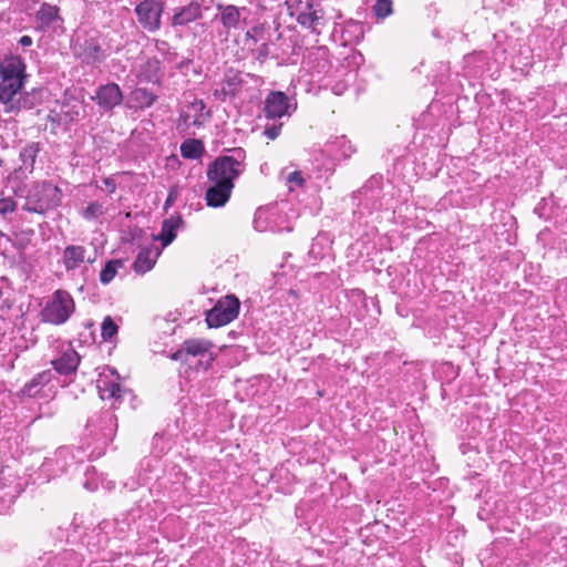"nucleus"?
Returning a JSON list of instances; mask_svg holds the SVG:
<instances>
[{
  "mask_svg": "<svg viewBox=\"0 0 567 567\" xmlns=\"http://www.w3.org/2000/svg\"><path fill=\"white\" fill-rule=\"evenodd\" d=\"M25 65L20 58L11 56L0 64V103L4 113L29 109L28 99L20 96Z\"/></svg>",
  "mask_w": 567,
  "mask_h": 567,
  "instance_id": "obj_1",
  "label": "nucleus"
},
{
  "mask_svg": "<svg viewBox=\"0 0 567 567\" xmlns=\"http://www.w3.org/2000/svg\"><path fill=\"white\" fill-rule=\"evenodd\" d=\"M14 195L24 199L22 209L28 213L44 215L61 204V189L49 181H38L14 189Z\"/></svg>",
  "mask_w": 567,
  "mask_h": 567,
  "instance_id": "obj_2",
  "label": "nucleus"
},
{
  "mask_svg": "<svg viewBox=\"0 0 567 567\" xmlns=\"http://www.w3.org/2000/svg\"><path fill=\"white\" fill-rule=\"evenodd\" d=\"M246 153L243 148H233L230 154L220 155L207 167V178L209 182L220 184H234L245 171Z\"/></svg>",
  "mask_w": 567,
  "mask_h": 567,
  "instance_id": "obj_3",
  "label": "nucleus"
},
{
  "mask_svg": "<svg viewBox=\"0 0 567 567\" xmlns=\"http://www.w3.org/2000/svg\"><path fill=\"white\" fill-rule=\"evenodd\" d=\"M73 50L86 64H97L106 59L105 50L102 48V35L95 29L85 31L83 35L78 34L73 41Z\"/></svg>",
  "mask_w": 567,
  "mask_h": 567,
  "instance_id": "obj_4",
  "label": "nucleus"
},
{
  "mask_svg": "<svg viewBox=\"0 0 567 567\" xmlns=\"http://www.w3.org/2000/svg\"><path fill=\"white\" fill-rule=\"evenodd\" d=\"M324 0H296L288 4L290 14L296 17L297 22L310 29L312 32H319V28L324 22V11L322 2Z\"/></svg>",
  "mask_w": 567,
  "mask_h": 567,
  "instance_id": "obj_5",
  "label": "nucleus"
},
{
  "mask_svg": "<svg viewBox=\"0 0 567 567\" xmlns=\"http://www.w3.org/2000/svg\"><path fill=\"white\" fill-rule=\"evenodd\" d=\"M74 309L75 305L72 296L68 291L59 289L42 310L43 321L62 324L69 320Z\"/></svg>",
  "mask_w": 567,
  "mask_h": 567,
  "instance_id": "obj_6",
  "label": "nucleus"
},
{
  "mask_svg": "<svg viewBox=\"0 0 567 567\" xmlns=\"http://www.w3.org/2000/svg\"><path fill=\"white\" fill-rule=\"evenodd\" d=\"M240 302L235 296H226L206 312L209 328H219L230 323L238 317Z\"/></svg>",
  "mask_w": 567,
  "mask_h": 567,
  "instance_id": "obj_7",
  "label": "nucleus"
},
{
  "mask_svg": "<svg viewBox=\"0 0 567 567\" xmlns=\"http://www.w3.org/2000/svg\"><path fill=\"white\" fill-rule=\"evenodd\" d=\"M165 9L163 0H143L134 9L140 25L150 33L157 32L162 27V14Z\"/></svg>",
  "mask_w": 567,
  "mask_h": 567,
  "instance_id": "obj_8",
  "label": "nucleus"
},
{
  "mask_svg": "<svg viewBox=\"0 0 567 567\" xmlns=\"http://www.w3.org/2000/svg\"><path fill=\"white\" fill-rule=\"evenodd\" d=\"M23 491L19 475L10 467L0 470V512H6Z\"/></svg>",
  "mask_w": 567,
  "mask_h": 567,
  "instance_id": "obj_9",
  "label": "nucleus"
},
{
  "mask_svg": "<svg viewBox=\"0 0 567 567\" xmlns=\"http://www.w3.org/2000/svg\"><path fill=\"white\" fill-rule=\"evenodd\" d=\"M87 430L103 445L109 444L117 430V417L111 410L102 411L96 417L89 420Z\"/></svg>",
  "mask_w": 567,
  "mask_h": 567,
  "instance_id": "obj_10",
  "label": "nucleus"
},
{
  "mask_svg": "<svg viewBox=\"0 0 567 567\" xmlns=\"http://www.w3.org/2000/svg\"><path fill=\"white\" fill-rule=\"evenodd\" d=\"M216 19L221 23L227 32L243 29L247 24V18L250 10L247 7H237L230 3H217Z\"/></svg>",
  "mask_w": 567,
  "mask_h": 567,
  "instance_id": "obj_11",
  "label": "nucleus"
},
{
  "mask_svg": "<svg viewBox=\"0 0 567 567\" xmlns=\"http://www.w3.org/2000/svg\"><path fill=\"white\" fill-rule=\"evenodd\" d=\"M53 377L54 375L51 370L37 373L20 390L21 395L30 399H48L53 389V385L51 384Z\"/></svg>",
  "mask_w": 567,
  "mask_h": 567,
  "instance_id": "obj_12",
  "label": "nucleus"
},
{
  "mask_svg": "<svg viewBox=\"0 0 567 567\" xmlns=\"http://www.w3.org/2000/svg\"><path fill=\"white\" fill-rule=\"evenodd\" d=\"M295 110L296 105H291L289 97L280 91L270 92L264 103V112L268 120L290 116Z\"/></svg>",
  "mask_w": 567,
  "mask_h": 567,
  "instance_id": "obj_13",
  "label": "nucleus"
},
{
  "mask_svg": "<svg viewBox=\"0 0 567 567\" xmlns=\"http://www.w3.org/2000/svg\"><path fill=\"white\" fill-rule=\"evenodd\" d=\"M204 0H192L185 6L173 9L169 24L174 29L183 28L203 18Z\"/></svg>",
  "mask_w": 567,
  "mask_h": 567,
  "instance_id": "obj_14",
  "label": "nucleus"
},
{
  "mask_svg": "<svg viewBox=\"0 0 567 567\" xmlns=\"http://www.w3.org/2000/svg\"><path fill=\"white\" fill-rule=\"evenodd\" d=\"M248 79L257 81V79L250 73H243L236 70H228L225 73L223 86L220 91H215V96L223 101H225L227 96H237L240 93L243 86L248 83Z\"/></svg>",
  "mask_w": 567,
  "mask_h": 567,
  "instance_id": "obj_15",
  "label": "nucleus"
},
{
  "mask_svg": "<svg viewBox=\"0 0 567 567\" xmlns=\"http://www.w3.org/2000/svg\"><path fill=\"white\" fill-rule=\"evenodd\" d=\"M96 260V254H87L84 246L69 245L63 249L62 264L66 272H74L84 264H93Z\"/></svg>",
  "mask_w": 567,
  "mask_h": 567,
  "instance_id": "obj_16",
  "label": "nucleus"
},
{
  "mask_svg": "<svg viewBox=\"0 0 567 567\" xmlns=\"http://www.w3.org/2000/svg\"><path fill=\"white\" fill-rule=\"evenodd\" d=\"M72 460V450L65 446L60 447L54 452L53 456L47 457L43 461L41 471L49 476L60 475L68 470Z\"/></svg>",
  "mask_w": 567,
  "mask_h": 567,
  "instance_id": "obj_17",
  "label": "nucleus"
},
{
  "mask_svg": "<svg viewBox=\"0 0 567 567\" xmlns=\"http://www.w3.org/2000/svg\"><path fill=\"white\" fill-rule=\"evenodd\" d=\"M94 100L105 112L112 111L123 102V92L116 83H106L99 86Z\"/></svg>",
  "mask_w": 567,
  "mask_h": 567,
  "instance_id": "obj_18",
  "label": "nucleus"
},
{
  "mask_svg": "<svg viewBox=\"0 0 567 567\" xmlns=\"http://www.w3.org/2000/svg\"><path fill=\"white\" fill-rule=\"evenodd\" d=\"M209 183L210 186L206 189L205 194L207 206L213 208L224 207L231 196L234 184Z\"/></svg>",
  "mask_w": 567,
  "mask_h": 567,
  "instance_id": "obj_19",
  "label": "nucleus"
},
{
  "mask_svg": "<svg viewBox=\"0 0 567 567\" xmlns=\"http://www.w3.org/2000/svg\"><path fill=\"white\" fill-rule=\"evenodd\" d=\"M59 8L50 3H42L35 13V21L38 23L37 29L40 31H47L50 28H54L56 24H61L63 19L59 13Z\"/></svg>",
  "mask_w": 567,
  "mask_h": 567,
  "instance_id": "obj_20",
  "label": "nucleus"
},
{
  "mask_svg": "<svg viewBox=\"0 0 567 567\" xmlns=\"http://www.w3.org/2000/svg\"><path fill=\"white\" fill-rule=\"evenodd\" d=\"M213 343L204 339H189L184 341L183 348L172 354L173 360H186L187 355L197 357L210 350Z\"/></svg>",
  "mask_w": 567,
  "mask_h": 567,
  "instance_id": "obj_21",
  "label": "nucleus"
},
{
  "mask_svg": "<svg viewBox=\"0 0 567 567\" xmlns=\"http://www.w3.org/2000/svg\"><path fill=\"white\" fill-rule=\"evenodd\" d=\"M51 363L58 373L70 375L78 369L80 355L74 349L68 348L58 359L52 360Z\"/></svg>",
  "mask_w": 567,
  "mask_h": 567,
  "instance_id": "obj_22",
  "label": "nucleus"
},
{
  "mask_svg": "<svg viewBox=\"0 0 567 567\" xmlns=\"http://www.w3.org/2000/svg\"><path fill=\"white\" fill-rule=\"evenodd\" d=\"M158 255L159 251L155 247L142 248L133 264L134 271L141 275L150 271L154 267Z\"/></svg>",
  "mask_w": 567,
  "mask_h": 567,
  "instance_id": "obj_23",
  "label": "nucleus"
},
{
  "mask_svg": "<svg viewBox=\"0 0 567 567\" xmlns=\"http://www.w3.org/2000/svg\"><path fill=\"white\" fill-rule=\"evenodd\" d=\"M364 34V27L355 20L346 21L340 27V38L343 45H351L359 42Z\"/></svg>",
  "mask_w": 567,
  "mask_h": 567,
  "instance_id": "obj_24",
  "label": "nucleus"
},
{
  "mask_svg": "<svg viewBox=\"0 0 567 567\" xmlns=\"http://www.w3.org/2000/svg\"><path fill=\"white\" fill-rule=\"evenodd\" d=\"M275 213L267 208H258L254 216V228L257 231H278V227L275 225Z\"/></svg>",
  "mask_w": 567,
  "mask_h": 567,
  "instance_id": "obj_25",
  "label": "nucleus"
},
{
  "mask_svg": "<svg viewBox=\"0 0 567 567\" xmlns=\"http://www.w3.org/2000/svg\"><path fill=\"white\" fill-rule=\"evenodd\" d=\"M183 219L179 215L165 219L158 236L163 246L169 245L176 237L177 230L182 227Z\"/></svg>",
  "mask_w": 567,
  "mask_h": 567,
  "instance_id": "obj_26",
  "label": "nucleus"
},
{
  "mask_svg": "<svg viewBox=\"0 0 567 567\" xmlns=\"http://www.w3.org/2000/svg\"><path fill=\"white\" fill-rule=\"evenodd\" d=\"M81 556L72 549H65L53 557V567H81Z\"/></svg>",
  "mask_w": 567,
  "mask_h": 567,
  "instance_id": "obj_27",
  "label": "nucleus"
},
{
  "mask_svg": "<svg viewBox=\"0 0 567 567\" xmlns=\"http://www.w3.org/2000/svg\"><path fill=\"white\" fill-rule=\"evenodd\" d=\"M205 152L202 141L188 138L181 145V155L186 159H198Z\"/></svg>",
  "mask_w": 567,
  "mask_h": 567,
  "instance_id": "obj_28",
  "label": "nucleus"
},
{
  "mask_svg": "<svg viewBox=\"0 0 567 567\" xmlns=\"http://www.w3.org/2000/svg\"><path fill=\"white\" fill-rule=\"evenodd\" d=\"M97 388H99L100 396L102 400H106V399L120 400L124 393V390L122 389L120 383H117L115 381H110L106 379L100 380Z\"/></svg>",
  "mask_w": 567,
  "mask_h": 567,
  "instance_id": "obj_29",
  "label": "nucleus"
},
{
  "mask_svg": "<svg viewBox=\"0 0 567 567\" xmlns=\"http://www.w3.org/2000/svg\"><path fill=\"white\" fill-rule=\"evenodd\" d=\"M40 144L37 142H31L27 144L20 152V159L24 166V168L32 173L35 164V159L40 152Z\"/></svg>",
  "mask_w": 567,
  "mask_h": 567,
  "instance_id": "obj_30",
  "label": "nucleus"
},
{
  "mask_svg": "<svg viewBox=\"0 0 567 567\" xmlns=\"http://www.w3.org/2000/svg\"><path fill=\"white\" fill-rule=\"evenodd\" d=\"M132 97L141 109L151 107L157 101V95L145 87L135 89L132 93Z\"/></svg>",
  "mask_w": 567,
  "mask_h": 567,
  "instance_id": "obj_31",
  "label": "nucleus"
},
{
  "mask_svg": "<svg viewBox=\"0 0 567 567\" xmlns=\"http://www.w3.org/2000/svg\"><path fill=\"white\" fill-rule=\"evenodd\" d=\"M124 261L122 259H111L106 261L100 272V281L103 285H109L116 276L120 268H123Z\"/></svg>",
  "mask_w": 567,
  "mask_h": 567,
  "instance_id": "obj_32",
  "label": "nucleus"
},
{
  "mask_svg": "<svg viewBox=\"0 0 567 567\" xmlns=\"http://www.w3.org/2000/svg\"><path fill=\"white\" fill-rule=\"evenodd\" d=\"M118 332V326L114 319L106 316L101 324V337L104 341H112Z\"/></svg>",
  "mask_w": 567,
  "mask_h": 567,
  "instance_id": "obj_33",
  "label": "nucleus"
},
{
  "mask_svg": "<svg viewBox=\"0 0 567 567\" xmlns=\"http://www.w3.org/2000/svg\"><path fill=\"white\" fill-rule=\"evenodd\" d=\"M18 209V202L12 196L0 198V218L4 220L10 219V215Z\"/></svg>",
  "mask_w": 567,
  "mask_h": 567,
  "instance_id": "obj_34",
  "label": "nucleus"
},
{
  "mask_svg": "<svg viewBox=\"0 0 567 567\" xmlns=\"http://www.w3.org/2000/svg\"><path fill=\"white\" fill-rule=\"evenodd\" d=\"M156 49L163 55L164 62L173 63L179 58L178 53L166 41H156Z\"/></svg>",
  "mask_w": 567,
  "mask_h": 567,
  "instance_id": "obj_35",
  "label": "nucleus"
},
{
  "mask_svg": "<svg viewBox=\"0 0 567 567\" xmlns=\"http://www.w3.org/2000/svg\"><path fill=\"white\" fill-rule=\"evenodd\" d=\"M104 213L105 209L103 204L93 202L82 212V217L86 220H93L101 217Z\"/></svg>",
  "mask_w": 567,
  "mask_h": 567,
  "instance_id": "obj_36",
  "label": "nucleus"
},
{
  "mask_svg": "<svg viewBox=\"0 0 567 567\" xmlns=\"http://www.w3.org/2000/svg\"><path fill=\"white\" fill-rule=\"evenodd\" d=\"M392 0H377V2L373 6V12L380 19L389 17L392 13Z\"/></svg>",
  "mask_w": 567,
  "mask_h": 567,
  "instance_id": "obj_37",
  "label": "nucleus"
},
{
  "mask_svg": "<svg viewBox=\"0 0 567 567\" xmlns=\"http://www.w3.org/2000/svg\"><path fill=\"white\" fill-rule=\"evenodd\" d=\"M281 127H282V123H272V124H267L265 126V130H264V135L268 138V140H276L279 135H280V132H281Z\"/></svg>",
  "mask_w": 567,
  "mask_h": 567,
  "instance_id": "obj_38",
  "label": "nucleus"
},
{
  "mask_svg": "<svg viewBox=\"0 0 567 567\" xmlns=\"http://www.w3.org/2000/svg\"><path fill=\"white\" fill-rule=\"evenodd\" d=\"M287 183L289 185H296V186H302L305 183V179L302 177V173L299 171H295L288 174L287 176Z\"/></svg>",
  "mask_w": 567,
  "mask_h": 567,
  "instance_id": "obj_39",
  "label": "nucleus"
},
{
  "mask_svg": "<svg viewBox=\"0 0 567 567\" xmlns=\"http://www.w3.org/2000/svg\"><path fill=\"white\" fill-rule=\"evenodd\" d=\"M178 197V188L177 187H171L168 192V196L165 200L164 208L167 209L168 207L173 206Z\"/></svg>",
  "mask_w": 567,
  "mask_h": 567,
  "instance_id": "obj_40",
  "label": "nucleus"
},
{
  "mask_svg": "<svg viewBox=\"0 0 567 567\" xmlns=\"http://www.w3.org/2000/svg\"><path fill=\"white\" fill-rule=\"evenodd\" d=\"M264 27L261 24L254 25L251 29H249L246 32V37L252 39L255 42H257L260 39V33L262 31Z\"/></svg>",
  "mask_w": 567,
  "mask_h": 567,
  "instance_id": "obj_41",
  "label": "nucleus"
},
{
  "mask_svg": "<svg viewBox=\"0 0 567 567\" xmlns=\"http://www.w3.org/2000/svg\"><path fill=\"white\" fill-rule=\"evenodd\" d=\"M190 63H192V60H189L187 58H182V59H177L176 62H173L172 64H174L176 70L184 71V70L188 69Z\"/></svg>",
  "mask_w": 567,
  "mask_h": 567,
  "instance_id": "obj_42",
  "label": "nucleus"
},
{
  "mask_svg": "<svg viewBox=\"0 0 567 567\" xmlns=\"http://www.w3.org/2000/svg\"><path fill=\"white\" fill-rule=\"evenodd\" d=\"M332 93L336 95H342L343 92L347 90V85L344 83H336L332 87Z\"/></svg>",
  "mask_w": 567,
  "mask_h": 567,
  "instance_id": "obj_43",
  "label": "nucleus"
},
{
  "mask_svg": "<svg viewBox=\"0 0 567 567\" xmlns=\"http://www.w3.org/2000/svg\"><path fill=\"white\" fill-rule=\"evenodd\" d=\"M103 183L105 184L109 193L113 194L116 189V184L112 178H104Z\"/></svg>",
  "mask_w": 567,
  "mask_h": 567,
  "instance_id": "obj_44",
  "label": "nucleus"
},
{
  "mask_svg": "<svg viewBox=\"0 0 567 567\" xmlns=\"http://www.w3.org/2000/svg\"><path fill=\"white\" fill-rule=\"evenodd\" d=\"M33 40L29 35H23L19 40V44L22 47H30L32 44Z\"/></svg>",
  "mask_w": 567,
  "mask_h": 567,
  "instance_id": "obj_45",
  "label": "nucleus"
},
{
  "mask_svg": "<svg viewBox=\"0 0 567 567\" xmlns=\"http://www.w3.org/2000/svg\"><path fill=\"white\" fill-rule=\"evenodd\" d=\"M159 62L157 60H148L145 66L154 72H157Z\"/></svg>",
  "mask_w": 567,
  "mask_h": 567,
  "instance_id": "obj_46",
  "label": "nucleus"
},
{
  "mask_svg": "<svg viewBox=\"0 0 567 567\" xmlns=\"http://www.w3.org/2000/svg\"><path fill=\"white\" fill-rule=\"evenodd\" d=\"M81 274L84 277V279L86 280V277H87V274H89V268L86 266H84L82 268V270H81Z\"/></svg>",
  "mask_w": 567,
  "mask_h": 567,
  "instance_id": "obj_47",
  "label": "nucleus"
},
{
  "mask_svg": "<svg viewBox=\"0 0 567 567\" xmlns=\"http://www.w3.org/2000/svg\"><path fill=\"white\" fill-rule=\"evenodd\" d=\"M257 6H258L259 8H261V9H267V8H268V6H267V3H266L265 1H259V0H258Z\"/></svg>",
  "mask_w": 567,
  "mask_h": 567,
  "instance_id": "obj_48",
  "label": "nucleus"
},
{
  "mask_svg": "<svg viewBox=\"0 0 567 567\" xmlns=\"http://www.w3.org/2000/svg\"><path fill=\"white\" fill-rule=\"evenodd\" d=\"M3 282H2V279H0V299L2 298V295H3Z\"/></svg>",
  "mask_w": 567,
  "mask_h": 567,
  "instance_id": "obj_49",
  "label": "nucleus"
},
{
  "mask_svg": "<svg viewBox=\"0 0 567 567\" xmlns=\"http://www.w3.org/2000/svg\"><path fill=\"white\" fill-rule=\"evenodd\" d=\"M147 81H150V82H155V83H158V82H159V80H158L157 78H156V79H153L152 76H148V78H147Z\"/></svg>",
  "mask_w": 567,
  "mask_h": 567,
  "instance_id": "obj_50",
  "label": "nucleus"
},
{
  "mask_svg": "<svg viewBox=\"0 0 567 567\" xmlns=\"http://www.w3.org/2000/svg\"><path fill=\"white\" fill-rule=\"evenodd\" d=\"M3 161L0 158V166L2 165Z\"/></svg>",
  "mask_w": 567,
  "mask_h": 567,
  "instance_id": "obj_51",
  "label": "nucleus"
}]
</instances>
